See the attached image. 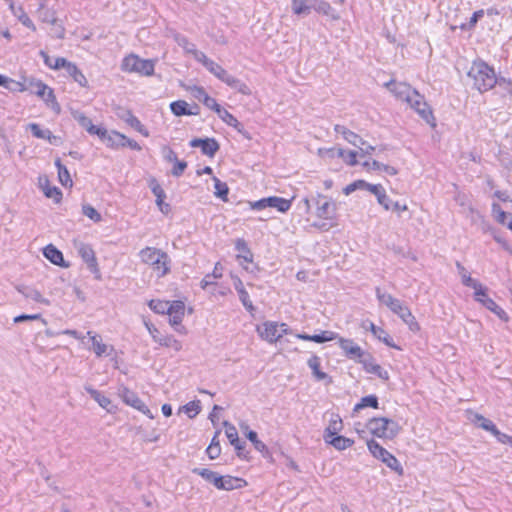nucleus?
<instances>
[{
    "label": "nucleus",
    "mask_w": 512,
    "mask_h": 512,
    "mask_svg": "<svg viewBox=\"0 0 512 512\" xmlns=\"http://www.w3.org/2000/svg\"><path fill=\"white\" fill-rule=\"evenodd\" d=\"M82 210L83 214L94 222H100L102 220L100 213L91 205H84Z\"/></svg>",
    "instance_id": "58"
},
{
    "label": "nucleus",
    "mask_w": 512,
    "mask_h": 512,
    "mask_svg": "<svg viewBox=\"0 0 512 512\" xmlns=\"http://www.w3.org/2000/svg\"><path fill=\"white\" fill-rule=\"evenodd\" d=\"M236 249L240 252V254L237 255V259L239 261H244V262H247V263H250L252 262V254L249 250V248L247 247V244L246 242L243 240V239H238L236 241ZM242 264V262H240Z\"/></svg>",
    "instance_id": "43"
},
{
    "label": "nucleus",
    "mask_w": 512,
    "mask_h": 512,
    "mask_svg": "<svg viewBox=\"0 0 512 512\" xmlns=\"http://www.w3.org/2000/svg\"><path fill=\"white\" fill-rule=\"evenodd\" d=\"M53 110H55L57 113L60 112V106L58 102L56 101V97L54 95L53 90L48 87V91H46V95L44 98H42Z\"/></svg>",
    "instance_id": "57"
},
{
    "label": "nucleus",
    "mask_w": 512,
    "mask_h": 512,
    "mask_svg": "<svg viewBox=\"0 0 512 512\" xmlns=\"http://www.w3.org/2000/svg\"><path fill=\"white\" fill-rule=\"evenodd\" d=\"M187 90L191 93V95L195 99H197V100H199L201 102L204 101V97L208 96V94L206 93L205 89L203 87H201V86H190V87L187 88Z\"/></svg>",
    "instance_id": "60"
},
{
    "label": "nucleus",
    "mask_w": 512,
    "mask_h": 512,
    "mask_svg": "<svg viewBox=\"0 0 512 512\" xmlns=\"http://www.w3.org/2000/svg\"><path fill=\"white\" fill-rule=\"evenodd\" d=\"M28 128L30 129L34 137L39 139H45L49 141V143L51 144H56L59 140V138L53 135L49 129H42L40 125L36 123H30L28 125Z\"/></svg>",
    "instance_id": "29"
},
{
    "label": "nucleus",
    "mask_w": 512,
    "mask_h": 512,
    "mask_svg": "<svg viewBox=\"0 0 512 512\" xmlns=\"http://www.w3.org/2000/svg\"><path fill=\"white\" fill-rule=\"evenodd\" d=\"M475 419L478 422L479 427L490 432L491 434L495 433V430L497 429V427L491 420H489L479 414H476Z\"/></svg>",
    "instance_id": "56"
},
{
    "label": "nucleus",
    "mask_w": 512,
    "mask_h": 512,
    "mask_svg": "<svg viewBox=\"0 0 512 512\" xmlns=\"http://www.w3.org/2000/svg\"><path fill=\"white\" fill-rule=\"evenodd\" d=\"M161 154L163 159L167 162H175L178 160L176 153L169 146H163L161 148Z\"/></svg>",
    "instance_id": "61"
},
{
    "label": "nucleus",
    "mask_w": 512,
    "mask_h": 512,
    "mask_svg": "<svg viewBox=\"0 0 512 512\" xmlns=\"http://www.w3.org/2000/svg\"><path fill=\"white\" fill-rule=\"evenodd\" d=\"M122 119L136 131L141 133L143 136H149L148 130L141 124L139 119L135 117L130 111H126L125 114L122 116Z\"/></svg>",
    "instance_id": "37"
},
{
    "label": "nucleus",
    "mask_w": 512,
    "mask_h": 512,
    "mask_svg": "<svg viewBox=\"0 0 512 512\" xmlns=\"http://www.w3.org/2000/svg\"><path fill=\"white\" fill-rule=\"evenodd\" d=\"M67 74L73 78L81 87H87L88 81L84 74L77 68L74 63L68 65Z\"/></svg>",
    "instance_id": "42"
},
{
    "label": "nucleus",
    "mask_w": 512,
    "mask_h": 512,
    "mask_svg": "<svg viewBox=\"0 0 512 512\" xmlns=\"http://www.w3.org/2000/svg\"><path fill=\"white\" fill-rule=\"evenodd\" d=\"M365 407L378 408V399L374 395L365 396L361 399L360 403L356 404L354 411H359Z\"/></svg>",
    "instance_id": "54"
},
{
    "label": "nucleus",
    "mask_w": 512,
    "mask_h": 512,
    "mask_svg": "<svg viewBox=\"0 0 512 512\" xmlns=\"http://www.w3.org/2000/svg\"><path fill=\"white\" fill-rule=\"evenodd\" d=\"M292 10L296 15H307L310 13L311 5L307 4V0H292Z\"/></svg>",
    "instance_id": "53"
},
{
    "label": "nucleus",
    "mask_w": 512,
    "mask_h": 512,
    "mask_svg": "<svg viewBox=\"0 0 512 512\" xmlns=\"http://www.w3.org/2000/svg\"><path fill=\"white\" fill-rule=\"evenodd\" d=\"M367 447L369 452L375 458L381 460L384 464L387 465V467L397 472L399 475L403 474V468L400 462L396 459V457H394L385 448H383L378 442L371 439L367 441Z\"/></svg>",
    "instance_id": "6"
},
{
    "label": "nucleus",
    "mask_w": 512,
    "mask_h": 512,
    "mask_svg": "<svg viewBox=\"0 0 512 512\" xmlns=\"http://www.w3.org/2000/svg\"><path fill=\"white\" fill-rule=\"evenodd\" d=\"M292 201L278 197V196H271L267 197V205L270 208H275L277 211L285 213L287 212L291 207Z\"/></svg>",
    "instance_id": "34"
},
{
    "label": "nucleus",
    "mask_w": 512,
    "mask_h": 512,
    "mask_svg": "<svg viewBox=\"0 0 512 512\" xmlns=\"http://www.w3.org/2000/svg\"><path fill=\"white\" fill-rule=\"evenodd\" d=\"M169 324L182 335L187 334V329L181 323L185 315V304L182 301H172L168 310Z\"/></svg>",
    "instance_id": "9"
},
{
    "label": "nucleus",
    "mask_w": 512,
    "mask_h": 512,
    "mask_svg": "<svg viewBox=\"0 0 512 512\" xmlns=\"http://www.w3.org/2000/svg\"><path fill=\"white\" fill-rule=\"evenodd\" d=\"M77 251L83 261L87 264L90 271L94 274H99L97 260L92 247L88 244L80 243L77 246Z\"/></svg>",
    "instance_id": "17"
},
{
    "label": "nucleus",
    "mask_w": 512,
    "mask_h": 512,
    "mask_svg": "<svg viewBox=\"0 0 512 512\" xmlns=\"http://www.w3.org/2000/svg\"><path fill=\"white\" fill-rule=\"evenodd\" d=\"M171 112L175 116H184V115H198L199 107L194 105L193 107H189V104L184 100H177L170 104Z\"/></svg>",
    "instance_id": "22"
},
{
    "label": "nucleus",
    "mask_w": 512,
    "mask_h": 512,
    "mask_svg": "<svg viewBox=\"0 0 512 512\" xmlns=\"http://www.w3.org/2000/svg\"><path fill=\"white\" fill-rule=\"evenodd\" d=\"M158 344L167 348H171L176 352L182 349V343L172 335L161 336V338L158 340Z\"/></svg>",
    "instance_id": "47"
},
{
    "label": "nucleus",
    "mask_w": 512,
    "mask_h": 512,
    "mask_svg": "<svg viewBox=\"0 0 512 512\" xmlns=\"http://www.w3.org/2000/svg\"><path fill=\"white\" fill-rule=\"evenodd\" d=\"M114 137L119 139V142H113V144L121 145V147L127 146V147L131 148L132 150H136V151L141 150V146L135 140L129 139L125 135H123L119 132H114Z\"/></svg>",
    "instance_id": "49"
},
{
    "label": "nucleus",
    "mask_w": 512,
    "mask_h": 512,
    "mask_svg": "<svg viewBox=\"0 0 512 512\" xmlns=\"http://www.w3.org/2000/svg\"><path fill=\"white\" fill-rule=\"evenodd\" d=\"M391 311L397 314L412 332H418L420 330V325L416 321L410 309L403 305L401 301H399Z\"/></svg>",
    "instance_id": "15"
},
{
    "label": "nucleus",
    "mask_w": 512,
    "mask_h": 512,
    "mask_svg": "<svg viewBox=\"0 0 512 512\" xmlns=\"http://www.w3.org/2000/svg\"><path fill=\"white\" fill-rule=\"evenodd\" d=\"M496 85L501 88L506 94L512 95V82L505 78H497Z\"/></svg>",
    "instance_id": "64"
},
{
    "label": "nucleus",
    "mask_w": 512,
    "mask_h": 512,
    "mask_svg": "<svg viewBox=\"0 0 512 512\" xmlns=\"http://www.w3.org/2000/svg\"><path fill=\"white\" fill-rule=\"evenodd\" d=\"M44 256L53 264L64 266L63 254L52 244L47 245L43 251ZM67 265H65L66 267Z\"/></svg>",
    "instance_id": "33"
},
{
    "label": "nucleus",
    "mask_w": 512,
    "mask_h": 512,
    "mask_svg": "<svg viewBox=\"0 0 512 512\" xmlns=\"http://www.w3.org/2000/svg\"><path fill=\"white\" fill-rule=\"evenodd\" d=\"M150 187L153 194L156 196V204L160 211L165 214L168 213L170 208L168 204L164 203V198L166 196L164 190L155 180L152 181Z\"/></svg>",
    "instance_id": "31"
},
{
    "label": "nucleus",
    "mask_w": 512,
    "mask_h": 512,
    "mask_svg": "<svg viewBox=\"0 0 512 512\" xmlns=\"http://www.w3.org/2000/svg\"><path fill=\"white\" fill-rule=\"evenodd\" d=\"M141 261L152 267L158 278L164 277L170 271L168 254L155 247H145L139 252Z\"/></svg>",
    "instance_id": "3"
},
{
    "label": "nucleus",
    "mask_w": 512,
    "mask_h": 512,
    "mask_svg": "<svg viewBox=\"0 0 512 512\" xmlns=\"http://www.w3.org/2000/svg\"><path fill=\"white\" fill-rule=\"evenodd\" d=\"M40 181H42V179H40ZM41 186L46 197L53 198L57 202L60 200L62 193L57 187H50L47 178L44 179V182H41Z\"/></svg>",
    "instance_id": "50"
},
{
    "label": "nucleus",
    "mask_w": 512,
    "mask_h": 512,
    "mask_svg": "<svg viewBox=\"0 0 512 512\" xmlns=\"http://www.w3.org/2000/svg\"><path fill=\"white\" fill-rule=\"evenodd\" d=\"M191 147H200L202 150V153L213 157L216 152L219 150V144L218 142L213 138H206V139H200L195 138L190 141Z\"/></svg>",
    "instance_id": "20"
},
{
    "label": "nucleus",
    "mask_w": 512,
    "mask_h": 512,
    "mask_svg": "<svg viewBox=\"0 0 512 512\" xmlns=\"http://www.w3.org/2000/svg\"><path fill=\"white\" fill-rule=\"evenodd\" d=\"M180 410L183 411L189 418L192 419L196 417L201 411L200 401H191L186 405L182 406Z\"/></svg>",
    "instance_id": "52"
},
{
    "label": "nucleus",
    "mask_w": 512,
    "mask_h": 512,
    "mask_svg": "<svg viewBox=\"0 0 512 512\" xmlns=\"http://www.w3.org/2000/svg\"><path fill=\"white\" fill-rule=\"evenodd\" d=\"M359 363L362 364L363 369L367 373L374 374L384 381L389 380L388 371L382 368L379 364H377L370 353L367 352V354L361 360H359Z\"/></svg>",
    "instance_id": "13"
},
{
    "label": "nucleus",
    "mask_w": 512,
    "mask_h": 512,
    "mask_svg": "<svg viewBox=\"0 0 512 512\" xmlns=\"http://www.w3.org/2000/svg\"><path fill=\"white\" fill-rule=\"evenodd\" d=\"M367 428L374 436L385 439H393L401 430L397 422L385 417L370 419Z\"/></svg>",
    "instance_id": "4"
},
{
    "label": "nucleus",
    "mask_w": 512,
    "mask_h": 512,
    "mask_svg": "<svg viewBox=\"0 0 512 512\" xmlns=\"http://www.w3.org/2000/svg\"><path fill=\"white\" fill-rule=\"evenodd\" d=\"M247 438L253 443L255 449L259 452H264L267 450V446L258 439L257 433L255 431H249L247 433Z\"/></svg>",
    "instance_id": "59"
},
{
    "label": "nucleus",
    "mask_w": 512,
    "mask_h": 512,
    "mask_svg": "<svg viewBox=\"0 0 512 512\" xmlns=\"http://www.w3.org/2000/svg\"><path fill=\"white\" fill-rule=\"evenodd\" d=\"M155 61L142 59L138 55L130 54L121 63V70L128 73H137L142 76H151L154 73Z\"/></svg>",
    "instance_id": "5"
},
{
    "label": "nucleus",
    "mask_w": 512,
    "mask_h": 512,
    "mask_svg": "<svg viewBox=\"0 0 512 512\" xmlns=\"http://www.w3.org/2000/svg\"><path fill=\"white\" fill-rule=\"evenodd\" d=\"M365 329H369L372 334L378 338L380 341L384 342L389 347H395V345L391 342V338L388 333L381 327L376 326L373 322L367 321L363 324Z\"/></svg>",
    "instance_id": "30"
},
{
    "label": "nucleus",
    "mask_w": 512,
    "mask_h": 512,
    "mask_svg": "<svg viewBox=\"0 0 512 512\" xmlns=\"http://www.w3.org/2000/svg\"><path fill=\"white\" fill-rule=\"evenodd\" d=\"M343 428L342 419L337 414H332L329 420L328 426L324 431L323 438L324 440H328L329 438L338 435Z\"/></svg>",
    "instance_id": "28"
},
{
    "label": "nucleus",
    "mask_w": 512,
    "mask_h": 512,
    "mask_svg": "<svg viewBox=\"0 0 512 512\" xmlns=\"http://www.w3.org/2000/svg\"><path fill=\"white\" fill-rule=\"evenodd\" d=\"M87 335L92 343L91 349L97 357L110 356L114 352V347L103 343L100 335L92 331H88Z\"/></svg>",
    "instance_id": "16"
},
{
    "label": "nucleus",
    "mask_w": 512,
    "mask_h": 512,
    "mask_svg": "<svg viewBox=\"0 0 512 512\" xmlns=\"http://www.w3.org/2000/svg\"><path fill=\"white\" fill-rule=\"evenodd\" d=\"M376 296L378 300L387 306L390 310L400 301L399 299L393 297L391 294L381 291L379 288L376 289Z\"/></svg>",
    "instance_id": "46"
},
{
    "label": "nucleus",
    "mask_w": 512,
    "mask_h": 512,
    "mask_svg": "<svg viewBox=\"0 0 512 512\" xmlns=\"http://www.w3.org/2000/svg\"><path fill=\"white\" fill-rule=\"evenodd\" d=\"M296 337L305 341H313L316 343H324L332 341L338 338V334L333 331H322L320 334L308 335V334H296Z\"/></svg>",
    "instance_id": "24"
},
{
    "label": "nucleus",
    "mask_w": 512,
    "mask_h": 512,
    "mask_svg": "<svg viewBox=\"0 0 512 512\" xmlns=\"http://www.w3.org/2000/svg\"><path fill=\"white\" fill-rule=\"evenodd\" d=\"M238 295H239L240 301L242 302L243 306L247 310H249V311L254 310V306H253L252 301L249 298V294L246 290H242V291L238 292Z\"/></svg>",
    "instance_id": "63"
},
{
    "label": "nucleus",
    "mask_w": 512,
    "mask_h": 512,
    "mask_svg": "<svg viewBox=\"0 0 512 512\" xmlns=\"http://www.w3.org/2000/svg\"><path fill=\"white\" fill-rule=\"evenodd\" d=\"M213 181H214V188H215V191H214L215 196L226 201L227 195L229 192L227 184L220 181L217 177H213Z\"/></svg>",
    "instance_id": "51"
},
{
    "label": "nucleus",
    "mask_w": 512,
    "mask_h": 512,
    "mask_svg": "<svg viewBox=\"0 0 512 512\" xmlns=\"http://www.w3.org/2000/svg\"><path fill=\"white\" fill-rule=\"evenodd\" d=\"M217 115L221 118L223 122L227 125L235 128L238 132H243V125L227 110L221 109Z\"/></svg>",
    "instance_id": "40"
},
{
    "label": "nucleus",
    "mask_w": 512,
    "mask_h": 512,
    "mask_svg": "<svg viewBox=\"0 0 512 512\" xmlns=\"http://www.w3.org/2000/svg\"><path fill=\"white\" fill-rule=\"evenodd\" d=\"M11 13L21 22L22 25L32 31H36V26L24 11L22 6H16L13 0H5Z\"/></svg>",
    "instance_id": "21"
},
{
    "label": "nucleus",
    "mask_w": 512,
    "mask_h": 512,
    "mask_svg": "<svg viewBox=\"0 0 512 512\" xmlns=\"http://www.w3.org/2000/svg\"><path fill=\"white\" fill-rule=\"evenodd\" d=\"M6 89L14 92H22L26 90V87L21 82L15 81L11 78H8L7 84L5 86Z\"/></svg>",
    "instance_id": "62"
},
{
    "label": "nucleus",
    "mask_w": 512,
    "mask_h": 512,
    "mask_svg": "<svg viewBox=\"0 0 512 512\" xmlns=\"http://www.w3.org/2000/svg\"><path fill=\"white\" fill-rule=\"evenodd\" d=\"M312 2L311 9L313 8L318 13H322L333 20L340 18L339 14L331 7V5L323 0H310Z\"/></svg>",
    "instance_id": "26"
},
{
    "label": "nucleus",
    "mask_w": 512,
    "mask_h": 512,
    "mask_svg": "<svg viewBox=\"0 0 512 512\" xmlns=\"http://www.w3.org/2000/svg\"><path fill=\"white\" fill-rule=\"evenodd\" d=\"M192 472L201 476L206 481L211 482L216 488L218 487L219 481L222 478V476L218 475L216 472L206 468H194Z\"/></svg>",
    "instance_id": "39"
},
{
    "label": "nucleus",
    "mask_w": 512,
    "mask_h": 512,
    "mask_svg": "<svg viewBox=\"0 0 512 512\" xmlns=\"http://www.w3.org/2000/svg\"><path fill=\"white\" fill-rule=\"evenodd\" d=\"M71 114L74 120H76L89 134L97 135L100 139L106 138L107 130L93 125L91 119L85 116L82 112L75 110L72 111Z\"/></svg>",
    "instance_id": "12"
},
{
    "label": "nucleus",
    "mask_w": 512,
    "mask_h": 512,
    "mask_svg": "<svg viewBox=\"0 0 512 512\" xmlns=\"http://www.w3.org/2000/svg\"><path fill=\"white\" fill-rule=\"evenodd\" d=\"M338 343L341 349L344 351L345 355L353 360H361L367 352L364 351L359 345H357L353 340L351 339H345L338 336Z\"/></svg>",
    "instance_id": "14"
},
{
    "label": "nucleus",
    "mask_w": 512,
    "mask_h": 512,
    "mask_svg": "<svg viewBox=\"0 0 512 512\" xmlns=\"http://www.w3.org/2000/svg\"><path fill=\"white\" fill-rule=\"evenodd\" d=\"M407 103L431 126H435L433 113L417 91L412 93Z\"/></svg>",
    "instance_id": "10"
},
{
    "label": "nucleus",
    "mask_w": 512,
    "mask_h": 512,
    "mask_svg": "<svg viewBox=\"0 0 512 512\" xmlns=\"http://www.w3.org/2000/svg\"><path fill=\"white\" fill-rule=\"evenodd\" d=\"M245 485H246L245 480L227 475V476H222V478L219 481L217 489L229 491V490H233V489L242 488Z\"/></svg>",
    "instance_id": "25"
},
{
    "label": "nucleus",
    "mask_w": 512,
    "mask_h": 512,
    "mask_svg": "<svg viewBox=\"0 0 512 512\" xmlns=\"http://www.w3.org/2000/svg\"><path fill=\"white\" fill-rule=\"evenodd\" d=\"M174 39L177 42V44L185 50L186 53L192 54L195 59L197 53H202L201 51L197 50L195 45L190 43L185 36L175 34Z\"/></svg>",
    "instance_id": "44"
},
{
    "label": "nucleus",
    "mask_w": 512,
    "mask_h": 512,
    "mask_svg": "<svg viewBox=\"0 0 512 512\" xmlns=\"http://www.w3.org/2000/svg\"><path fill=\"white\" fill-rule=\"evenodd\" d=\"M151 310L157 314H167L171 306V302L163 300H150L148 303Z\"/></svg>",
    "instance_id": "48"
},
{
    "label": "nucleus",
    "mask_w": 512,
    "mask_h": 512,
    "mask_svg": "<svg viewBox=\"0 0 512 512\" xmlns=\"http://www.w3.org/2000/svg\"><path fill=\"white\" fill-rule=\"evenodd\" d=\"M388 90L395 95L398 99L407 102L416 90L412 89L406 83H398L395 81H390L385 84Z\"/></svg>",
    "instance_id": "19"
},
{
    "label": "nucleus",
    "mask_w": 512,
    "mask_h": 512,
    "mask_svg": "<svg viewBox=\"0 0 512 512\" xmlns=\"http://www.w3.org/2000/svg\"><path fill=\"white\" fill-rule=\"evenodd\" d=\"M307 363L317 381H326L327 384L332 382V379L328 376V374L320 370V358L318 356L313 355L309 358Z\"/></svg>",
    "instance_id": "27"
},
{
    "label": "nucleus",
    "mask_w": 512,
    "mask_h": 512,
    "mask_svg": "<svg viewBox=\"0 0 512 512\" xmlns=\"http://www.w3.org/2000/svg\"><path fill=\"white\" fill-rule=\"evenodd\" d=\"M334 130L337 134H340L343 136V138L350 144H352L355 147H360L365 145V141L356 133L353 131L347 129L343 125H335Z\"/></svg>",
    "instance_id": "23"
},
{
    "label": "nucleus",
    "mask_w": 512,
    "mask_h": 512,
    "mask_svg": "<svg viewBox=\"0 0 512 512\" xmlns=\"http://www.w3.org/2000/svg\"><path fill=\"white\" fill-rule=\"evenodd\" d=\"M256 331L261 339L269 342H277L283 334L288 333V326L285 323H277L274 321H266L261 325H258Z\"/></svg>",
    "instance_id": "7"
},
{
    "label": "nucleus",
    "mask_w": 512,
    "mask_h": 512,
    "mask_svg": "<svg viewBox=\"0 0 512 512\" xmlns=\"http://www.w3.org/2000/svg\"><path fill=\"white\" fill-rule=\"evenodd\" d=\"M335 204L327 197L319 195L317 200L316 216L321 219L330 220L335 215Z\"/></svg>",
    "instance_id": "18"
},
{
    "label": "nucleus",
    "mask_w": 512,
    "mask_h": 512,
    "mask_svg": "<svg viewBox=\"0 0 512 512\" xmlns=\"http://www.w3.org/2000/svg\"><path fill=\"white\" fill-rule=\"evenodd\" d=\"M18 291L27 299H31L35 302L42 303L45 305L50 304L49 300L44 298L43 295L36 289L29 288V287H23V288H19Z\"/></svg>",
    "instance_id": "38"
},
{
    "label": "nucleus",
    "mask_w": 512,
    "mask_h": 512,
    "mask_svg": "<svg viewBox=\"0 0 512 512\" xmlns=\"http://www.w3.org/2000/svg\"><path fill=\"white\" fill-rule=\"evenodd\" d=\"M196 60L217 79L224 82L229 87L237 90L243 95H251L250 88L244 82L229 74L221 65L208 58L205 53H197Z\"/></svg>",
    "instance_id": "1"
},
{
    "label": "nucleus",
    "mask_w": 512,
    "mask_h": 512,
    "mask_svg": "<svg viewBox=\"0 0 512 512\" xmlns=\"http://www.w3.org/2000/svg\"><path fill=\"white\" fill-rule=\"evenodd\" d=\"M53 3L49 0H38V8L35 14L41 22L51 25L57 24L58 17Z\"/></svg>",
    "instance_id": "11"
},
{
    "label": "nucleus",
    "mask_w": 512,
    "mask_h": 512,
    "mask_svg": "<svg viewBox=\"0 0 512 512\" xmlns=\"http://www.w3.org/2000/svg\"><path fill=\"white\" fill-rule=\"evenodd\" d=\"M474 298L488 310L492 311L496 309L497 304L487 295V288H485L483 285H481L480 291H474Z\"/></svg>",
    "instance_id": "35"
},
{
    "label": "nucleus",
    "mask_w": 512,
    "mask_h": 512,
    "mask_svg": "<svg viewBox=\"0 0 512 512\" xmlns=\"http://www.w3.org/2000/svg\"><path fill=\"white\" fill-rule=\"evenodd\" d=\"M85 390L89 393V395L101 406L103 409L108 412L112 411V403L111 400L103 395L100 391L92 388L91 386H86Z\"/></svg>",
    "instance_id": "32"
},
{
    "label": "nucleus",
    "mask_w": 512,
    "mask_h": 512,
    "mask_svg": "<svg viewBox=\"0 0 512 512\" xmlns=\"http://www.w3.org/2000/svg\"><path fill=\"white\" fill-rule=\"evenodd\" d=\"M225 434L231 445L235 447L236 450L240 451L243 449L244 445L239 441L238 432L234 425L229 422H224Z\"/></svg>",
    "instance_id": "36"
},
{
    "label": "nucleus",
    "mask_w": 512,
    "mask_h": 512,
    "mask_svg": "<svg viewBox=\"0 0 512 512\" xmlns=\"http://www.w3.org/2000/svg\"><path fill=\"white\" fill-rule=\"evenodd\" d=\"M118 395L126 405L131 406L134 409L142 412L150 419L154 418L153 414L151 413L150 409L145 405V403L137 396L135 392L131 391L126 386L121 385L118 388Z\"/></svg>",
    "instance_id": "8"
},
{
    "label": "nucleus",
    "mask_w": 512,
    "mask_h": 512,
    "mask_svg": "<svg viewBox=\"0 0 512 512\" xmlns=\"http://www.w3.org/2000/svg\"><path fill=\"white\" fill-rule=\"evenodd\" d=\"M55 165L58 169V178L60 183L63 186H72V179L70 177L69 171L64 165H62L60 159L55 161Z\"/></svg>",
    "instance_id": "45"
},
{
    "label": "nucleus",
    "mask_w": 512,
    "mask_h": 512,
    "mask_svg": "<svg viewBox=\"0 0 512 512\" xmlns=\"http://www.w3.org/2000/svg\"><path fill=\"white\" fill-rule=\"evenodd\" d=\"M468 77L473 80L474 87L481 93L492 89L497 83L494 69L482 60L472 63Z\"/></svg>",
    "instance_id": "2"
},
{
    "label": "nucleus",
    "mask_w": 512,
    "mask_h": 512,
    "mask_svg": "<svg viewBox=\"0 0 512 512\" xmlns=\"http://www.w3.org/2000/svg\"><path fill=\"white\" fill-rule=\"evenodd\" d=\"M327 444L332 445L337 450H345L349 447H351L354 443L353 440L346 438L344 436H333L329 438L328 440H325Z\"/></svg>",
    "instance_id": "41"
},
{
    "label": "nucleus",
    "mask_w": 512,
    "mask_h": 512,
    "mask_svg": "<svg viewBox=\"0 0 512 512\" xmlns=\"http://www.w3.org/2000/svg\"><path fill=\"white\" fill-rule=\"evenodd\" d=\"M459 275L461 277L462 283L465 286L473 288L474 291L475 290L480 291L482 284L479 281H477L476 279H473L467 270L461 272Z\"/></svg>",
    "instance_id": "55"
}]
</instances>
